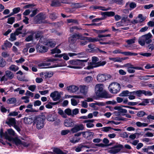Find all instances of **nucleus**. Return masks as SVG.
Returning a JSON list of instances; mask_svg holds the SVG:
<instances>
[{
    "instance_id": "4468645a",
    "label": "nucleus",
    "mask_w": 154,
    "mask_h": 154,
    "mask_svg": "<svg viewBox=\"0 0 154 154\" xmlns=\"http://www.w3.org/2000/svg\"><path fill=\"white\" fill-rule=\"evenodd\" d=\"M115 109L118 110V112L117 113V115L118 116H125V113L127 112L126 109H122L121 107H115Z\"/></svg>"
},
{
    "instance_id": "3c124183",
    "label": "nucleus",
    "mask_w": 154,
    "mask_h": 154,
    "mask_svg": "<svg viewBox=\"0 0 154 154\" xmlns=\"http://www.w3.org/2000/svg\"><path fill=\"white\" fill-rule=\"evenodd\" d=\"M16 35L14 33H12L11 34L9 40L11 41H13L16 39Z\"/></svg>"
},
{
    "instance_id": "1a4fd4ad",
    "label": "nucleus",
    "mask_w": 154,
    "mask_h": 154,
    "mask_svg": "<svg viewBox=\"0 0 154 154\" xmlns=\"http://www.w3.org/2000/svg\"><path fill=\"white\" fill-rule=\"evenodd\" d=\"M84 126L82 124L77 125L72 128L70 130L72 133H75L80 131H82L84 129Z\"/></svg>"
},
{
    "instance_id": "69168bd1",
    "label": "nucleus",
    "mask_w": 154,
    "mask_h": 154,
    "mask_svg": "<svg viewBox=\"0 0 154 154\" xmlns=\"http://www.w3.org/2000/svg\"><path fill=\"white\" fill-rule=\"evenodd\" d=\"M70 132L69 130H63L61 131V134L62 135H65L67 134Z\"/></svg>"
},
{
    "instance_id": "72a5a7b5",
    "label": "nucleus",
    "mask_w": 154,
    "mask_h": 154,
    "mask_svg": "<svg viewBox=\"0 0 154 154\" xmlns=\"http://www.w3.org/2000/svg\"><path fill=\"white\" fill-rule=\"evenodd\" d=\"M136 125L138 127H143L147 126L148 124L145 123H141L140 122H137L136 123Z\"/></svg>"
},
{
    "instance_id": "e2e57ef3",
    "label": "nucleus",
    "mask_w": 154,
    "mask_h": 154,
    "mask_svg": "<svg viewBox=\"0 0 154 154\" xmlns=\"http://www.w3.org/2000/svg\"><path fill=\"white\" fill-rule=\"evenodd\" d=\"M57 16L56 15V14L53 13L51 14L49 16L50 18L52 20H54L56 18Z\"/></svg>"
},
{
    "instance_id": "cd10ccee",
    "label": "nucleus",
    "mask_w": 154,
    "mask_h": 154,
    "mask_svg": "<svg viewBox=\"0 0 154 154\" xmlns=\"http://www.w3.org/2000/svg\"><path fill=\"white\" fill-rule=\"evenodd\" d=\"M36 19H37L36 20L37 23H39L42 20L45 19V18L42 14H39L37 15Z\"/></svg>"
},
{
    "instance_id": "f03ea898",
    "label": "nucleus",
    "mask_w": 154,
    "mask_h": 154,
    "mask_svg": "<svg viewBox=\"0 0 154 154\" xmlns=\"http://www.w3.org/2000/svg\"><path fill=\"white\" fill-rule=\"evenodd\" d=\"M152 35L150 33L143 35L139 38L138 43L142 46H144L145 44H149L152 42Z\"/></svg>"
},
{
    "instance_id": "f3484780",
    "label": "nucleus",
    "mask_w": 154,
    "mask_h": 154,
    "mask_svg": "<svg viewBox=\"0 0 154 154\" xmlns=\"http://www.w3.org/2000/svg\"><path fill=\"white\" fill-rule=\"evenodd\" d=\"M6 123L9 126H14L16 124V120L15 118H11L7 119Z\"/></svg>"
},
{
    "instance_id": "c9c22d12",
    "label": "nucleus",
    "mask_w": 154,
    "mask_h": 154,
    "mask_svg": "<svg viewBox=\"0 0 154 154\" xmlns=\"http://www.w3.org/2000/svg\"><path fill=\"white\" fill-rule=\"evenodd\" d=\"M16 102V99L14 97L10 98L8 99L7 101V103L9 104H14Z\"/></svg>"
},
{
    "instance_id": "6ab92c4d",
    "label": "nucleus",
    "mask_w": 154,
    "mask_h": 154,
    "mask_svg": "<svg viewBox=\"0 0 154 154\" xmlns=\"http://www.w3.org/2000/svg\"><path fill=\"white\" fill-rule=\"evenodd\" d=\"M79 88L80 92L83 94L84 95H85L88 91V86L86 85H81L79 86Z\"/></svg>"
},
{
    "instance_id": "0eeeda50",
    "label": "nucleus",
    "mask_w": 154,
    "mask_h": 154,
    "mask_svg": "<svg viewBox=\"0 0 154 154\" xmlns=\"http://www.w3.org/2000/svg\"><path fill=\"white\" fill-rule=\"evenodd\" d=\"M78 39L84 40H87L89 42H94L102 40V39H99L97 38H92L91 37L83 36L81 34H77Z\"/></svg>"
},
{
    "instance_id": "9d476101",
    "label": "nucleus",
    "mask_w": 154,
    "mask_h": 154,
    "mask_svg": "<svg viewBox=\"0 0 154 154\" xmlns=\"http://www.w3.org/2000/svg\"><path fill=\"white\" fill-rule=\"evenodd\" d=\"M111 78L110 75H106L104 74H98L97 76V80L100 82H102L105 81L108 79Z\"/></svg>"
},
{
    "instance_id": "052dcab7",
    "label": "nucleus",
    "mask_w": 154,
    "mask_h": 154,
    "mask_svg": "<svg viewBox=\"0 0 154 154\" xmlns=\"http://www.w3.org/2000/svg\"><path fill=\"white\" fill-rule=\"evenodd\" d=\"M139 54L140 55H142L143 56L146 57H149L151 55V54L149 53H139Z\"/></svg>"
},
{
    "instance_id": "b1692460",
    "label": "nucleus",
    "mask_w": 154,
    "mask_h": 154,
    "mask_svg": "<svg viewBox=\"0 0 154 154\" xmlns=\"http://www.w3.org/2000/svg\"><path fill=\"white\" fill-rule=\"evenodd\" d=\"M77 39V34L75 33L69 38V41L71 43L73 44L75 43Z\"/></svg>"
},
{
    "instance_id": "aec40b11",
    "label": "nucleus",
    "mask_w": 154,
    "mask_h": 154,
    "mask_svg": "<svg viewBox=\"0 0 154 154\" xmlns=\"http://www.w3.org/2000/svg\"><path fill=\"white\" fill-rule=\"evenodd\" d=\"M136 6L137 5L135 2H128L126 4L125 7L131 10L135 8Z\"/></svg>"
},
{
    "instance_id": "8fccbe9b",
    "label": "nucleus",
    "mask_w": 154,
    "mask_h": 154,
    "mask_svg": "<svg viewBox=\"0 0 154 154\" xmlns=\"http://www.w3.org/2000/svg\"><path fill=\"white\" fill-rule=\"evenodd\" d=\"M53 75V72H47L45 76L46 78H50Z\"/></svg>"
},
{
    "instance_id": "ddd939ff",
    "label": "nucleus",
    "mask_w": 154,
    "mask_h": 154,
    "mask_svg": "<svg viewBox=\"0 0 154 154\" xmlns=\"http://www.w3.org/2000/svg\"><path fill=\"white\" fill-rule=\"evenodd\" d=\"M36 48L37 51L40 53L45 52L48 50L47 48L42 45H41L38 44L36 45Z\"/></svg>"
},
{
    "instance_id": "c03bdc74",
    "label": "nucleus",
    "mask_w": 154,
    "mask_h": 154,
    "mask_svg": "<svg viewBox=\"0 0 154 154\" xmlns=\"http://www.w3.org/2000/svg\"><path fill=\"white\" fill-rule=\"evenodd\" d=\"M84 148H88V147L87 146L80 145L79 146L75 149V150L77 152H79L81 151L82 149Z\"/></svg>"
},
{
    "instance_id": "412c9836",
    "label": "nucleus",
    "mask_w": 154,
    "mask_h": 154,
    "mask_svg": "<svg viewBox=\"0 0 154 154\" xmlns=\"http://www.w3.org/2000/svg\"><path fill=\"white\" fill-rule=\"evenodd\" d=\"M46 119L49 122H54L56 119L57 116L54 114L50 113L47 116Z\"/></svg>"
},
{
    "instance_id": "49530a36",
    "label": "nucleus",
    "mask_w": 154,
    "mask_h": 154,
    "mask_svg": "<svg viewBox=\"0 0 154 154\" xmlns=\"http://www.w3.org/2000/svg\"><path fill=\"white\" fill-rule=\"evenodd\" d=\"M61 52V51L57 48H54L51 50V53L54 54L55 53L59 54Z\"/></svg>"
},
{
    "instance_id": "39448f33",
    "label": "nucleus",
    "mask_w": 154,
    "mask_h": 154,
    "mask_svg": "<svg viewBox=\"0 0 154 154\" xmlns=\"http://www.w3.org/2000/svg\"><path fill=\"white\" fill-rule=\"evenodd\" d=\"M121 88L120 85L117 82L112 83L109 86V91L112 94L117 93L120 91Z\"/></svg>"
},
{
    "instance_id": "de8ad7c7",
    "label": "nucleus",
    "mask_w": 154,
    "mask_h": 154,
    "mask_svg": "<svg viewBox=\"0 0 154 154\" xmlns=\"http://www.w3.org/2000/svg\"><path fill=\"white\" fill-rule=\"evenodd\" d=\"M80 140V138H79L74 137L72 140H70V142L72 143H75L78 142Z\"/></svg>"
},
{
    "instance_id": "5fc2aeb1",
    "label": "nucleus",
    "mask_w": 154,
    "mask_h": 154,
    "mask_svg": "<svg viewBox=\"0 0 154 154\" xmlns=\"http://www.w3.org/2000/svg\"><path fill=\"white\" fill-rule=\"evenodd\" d=\"M64 112L68 116H72L71 110L69 109H66L65 111Z\"/></svg>"
},
{
    "instance_id": "7ed1b4c3",
    "label": "nucleus",
    "mask_w": 154,
    "mask_h": 154,
    "mask_svg": "<svg viewBox=\"0 0 154 154\" xmlns=\"http://www.w3.org/2000/svg\"><path fill=\"white\" fill-rule=\"evenodd\" d=\"M96 95L100 97L108 98L107 92L103 90V86L102 84H97L95 86Z\"/></svg>"
},
{
    "instance_id": "dca6fc26",
    "label": "nucleus",
    "mask_w": 154,
    "mask_h": 154,
    "mask_svg": "<svg viewBox=\"0 0 154 154\" xmlns=\"http://www.w3.org/2000/svg\"><path fill=\"white\" fill-rule=\"evenodd\" d=\"M95 120L94 119H88L85 120L83 121V123H86V127L88 128H91L93 127L94 125L93 123L94 122Z\"/></svg>"
},
{
    "instance_id": "423d86ee",
    "label": "nucleus",
    "mask_w": 154,
    "mask_h": 154,
    "mask_svg": "<svg viewBox=\"0 0 154 154\" xmlns=\"http://www.w3.org/2000/svg\"><path fill=\"white\" fill-rule=\"evenodd\" d=\"M44 119L40 116L35 117L34 121V124H36V127L38 129H40L44 127Z\"/></svg>"
},
{
    "instance_id": "37998d69",
    "label": "nucleus",
    "mask_w": 154,
    "mask_h": 154,
    "mask_svg": "<svg viewBox=\"0 0 154 154\" xmlns=\"http://www.w3.org/2000/svg\"><path fill=\"white\" fill-rule=\"evenodd\" d=\"M130 92L128 91H123L122 93L119 94V96L122 97L127 96H129Z\"/></svg>"
},
{
    "instance_id": "58836bf2",
    "label": "nucleus",
    "mask_w": 154,
    "mask_h": 154,
    "mask_svg": "<svg viewBox=\"0 0 154 154\" xmlns=\"http://www.w3.org/2000/svg\"><path fill=\"white\" fill-rule=\"evenodd\" d=\"M6 62L5 60L0 57V67H4L6 65Z\"/></svg>"
},
{
    "instance_id": "5701e85b",
    "label": "nucleus",
    "mask_w": 154,
    "mask_h": 154,
    "mask_svg": "<svg viewBox=\"0 0 154 154\" xmlns=\"http://www.w3.org/2000/svg\"><path fill=\"white\" fill-rule=\"evenodd\" d=\"M90 8L93 9L94 10L97 9H99L100 10H102L103 11H107L109 10L110 8H105L104 7L102 6H91L90 7Z\"/></svg>"
},
{
    "instance_id": "f704fd0d",
    "label": "nucleus",
    "mask_w": 154,
    "mask_h": 154,
    "mask_svg": "<svg viewBox=\"0 0 154 154\" xmlns=\"http://www.w3.org/2000/svg\"><path fill=\"white\" fill-rule=\"evenodd\" d=\"M60 3L59 1L57 0L53 1L51 4V6L54 7H57L60 6Z\"/></svg>"
},
{
    "instance_id": "9b49d317",
    "label": "nucleus",
    "mask_w": 154,
    "mask_h": 154,
    "mask_svg": "<svg viewBox=\"0 0 154 154\" xmlns=\"http://www.w3.org/2000/svg\"><path fill=\"white\" fill-rule=\"evenodd\" d=\"M99 60L98 58L95 57H92V62L90 63V65L88 66L87 68L88 69L93 68L94 67H96V66L97 64V61Z\"/></svg>"
},
{
    "instance_id": "a19ab883",
    "label": "nucleus",
    "mask_w": 154,
    "mask_h": 154,
    "mask_svg": "<svg viewBox=\"0 0 154 154\" xmlns=\"http://www.w3.org/2000/svg\"><path fill=\"white\" fill-rule=\"evenodd\" d=\"M109 59L111 61L113 62H120V57H109Z\"/></svg>"
},
{
    "instance_id": "774afa93",
    "label": "nucleus",
    "mask_w": 154,
    "mask_h": 154,
    "mask_svg": "<svg viewBox=\"0 0 154 154\" xmlns=\"http://www.w3.org/2000/svg\"><path fill=\"white\" fill-rule=\"evenodd\" d=\"M36 88L35 85H31L28 87V89L32 92L34 91Z\"/></svg>"
},
{
    "instance_id": "f257e3e1",
    "label": "nucleus",
    "mask_w": 154,
    "mask_h": 154,
    "mask_svg": "<svg viewBox=\"0 0 154 154\" xmlns=\"http://www.w3.org/2000/svg\"><path fill=\"white\" fill-rule=\"evenodd\" d=\"M14 135L15 132L11 128L8 129V132H6L4 134L5 138L9 141V142L7 143L9 146H11L14 144H15L18 147H27L30 146L31 144L29 142L22 141L17 137L13 138L12 136Z\"/></svg>"
},
{
    "instance_id": "20e7f679",
    "label": "nucleus",
    "mask_w": 154,
    "mask_h": 154,
    "mask_svg": "<svg viewBox=\"0 0 154 154\" xmlns=\"http://www.w3.org/2000/svg\"><path fill=\"white\" fill-rule=\"evenodd\" d=\"M87 60H72L69 61L70 63L72 65H77L78 66H69V67L75 69L81 68L83 66H84L83 63L85 62H87Z\"/></svg>"
},
{
    "instance_id": "2f4dec72",
    "label": "nucleus",
    "mask_w": 154,
    "mask_h": 154,
    "mask_svg": "<svg viewBox=\"0 0 154 154\" xmlns=\"http://www.w3.org/2000/svg\"><path fill=\"white\" fill-rule=\"evenodd\" d=\"M47 45L48 46L53 48L55 46L56 43L55 42L53 41L51 39L48 41Z\"/></svg>"
},
{
    "instance_id": "a18cd8bd",
    "label": "nucleus",
    "mask_w": 154,
    "mask_h": 154,
    "mask_svg": "<svg viewBox=\"0 0 154 154\" xmlns=\"http://www.w3.org/2000/svg\"><path fill=\"white\" fill-rule=\"evenodd\" d=\"M93 78L91 76H88L85 77L84 79L85 82L87 83L90 82L93 80Z\"/></svg>"
},
{
    "instance_id": "09e8293b",
    "label": "nucleus",
    "mask_w": 154,
    "mask_h": 154,
    "mask_svg": "<svg viewBox=\"0 0 154 154\" xmlns=\"http://www.w3.org/2000/svg\"><path fill=\"white\" fill-rule=\"evenodd\" d=\"M67 21L68 23H73L76 24H78V22L77 20L74 19H69L67 20Z\"/></svg>"
},
{
    "instance_id": "864d4df0",
    "label": "nucleus",
    "mask_w": 154,
    "mask_h": 154,
    "mask_svg": "<svg viewBox=\"0 0 154 154\" xmlns=\"http://www.w3.org/2000/svg\"><path fill=\"white\" fill-rule=\"evenodd\" d=\"M133 65H132L130 63H127V64H125L123 66H120V67H122V68L123 67H127V69H128L131 68V67Z\"/></svg>"
},
{
    "instance_id": "c756f323",
    "label": "nucleus",
    "mask_w": 154,
    "mask_h": 154,
    "mask_svg": "<svg viewBox=\"0 0 154 154\" xmlns=\"http://www.w3.org/2000/svg\"><path fill=\"white\" fill-rule=\"evenodd\" d=\"M53 152L56 154H66L64 153L60 149L57 147H54L52 148Z\"/></svg>"
},
{
    "instance_id": "4be33fe9",
    "label": "nucleus",
    "mask_w": 154,
    "mask_h": 154,
    "mask_svg": "<svg viewBox=\"0 0 154 154\" xmlns=\"http://www.w3.org/2000/svg\"><path fill=\"white\" fill-rule=\"evenodd\" d=\"M68 91L70 92H75L78 91L79 88L75 85H71L67 87Z\"/></svg>"
},
{
    "instance_id": "ea45409f",
    "label": "nucleus",
    "mask_w": 154,
    "mask_h": 154,
    "mask_svg": "<svg viewBox=\"0 0 154 154\" xmlns=\"http://www.w3.org/2000/svg\"><path fill=\"white\" fill-rule=\"evenodd\" d=\"M50 65V63H40L38 64L39 67H43V68H47V66H48Z\"/></svg>"
},
{
    "instance_id": "7c9ffc66",
    "label": "nucleus",
    "mask_w": 154,
    "mask_h": 154,
    "mask_svg": "<svg viewBox=\"0 0 154 154\" xmlns=\"http://www.w3.org/2000/svg\"><path fill=\"white\" fill-rule=\"evenodd\" d=\"M154 149V145L149 146L147 148H144L142 149L143 151L145 152H149V154H153V153L151 151H149L150 149Z\"/></svg>"
},
{
    "instance_id": "79ce46f5",
    "label": "nucleus",
    "mask_w": 154,
    "mask_h": 154,
    "mask_svg": "<svg viewBox=\"0 0 154 154\" xmlns=\"http://www.w3.org/2000/svg\"><path fill=\"white\" fill-rule=\"evenodd\" d=\"M57 103L56 102H50L45 105V107L48 109H51L52 108V105H56Z\"/></svg>"
},
{
    "instance_id": "4d7b16f0",
    "label": "nucleus",
    "mask_w": 154,
    "mask_h": 154,
    "mask_svg": "<svg viewBox=\"0 0 154 154\" xmlns=\"http://www.w3.org/2000/svg\"><path fill=\"white\" fill-rule=\"evenodd\" d=\"M143 94L146 96H151L152 95V93L150 91L143 90Z\"/></svg>"
},
{
    "instance_id": "a211bd4d",
    "label": "nucleus",
    "mask_w": 154,
    "mask_h": 154,
    "mask_svg": "<svg viewBox=\"0 0 154 154\" xmlns=\"http://www.w3.org/2000/svg\"><path fill=\"white\" fill-rule=\"evenodd\" d=\"M131 67V68L127 69L128 72L129 73H134L135 72V71L134 69L138 70H143V68L140 67L135 66L134 65L132 66Z\"/></svg>"
},
{
    "instance_id": "13d9d810",
    "label": "nucleus",
    "mask_w": 154,
    "mask_h": 154,
    "mask_svg": "<svg viewBox=\"0 0 154 154\" xmlns=\"http://www.w3.org/2000/svg\"><path fill=\"white\" fill-rule=\"evenodd\" d=\"M14 18L13 17H10L8 19L7 23L11 24H12L14 22Z\"/></svg>"
},
{
    "instance_id": "2eb2a0df",
    "label": "nucleus",
    "mask_w": 154,
    "mask_h": 154,
    "mask_svg": "<svg viewBox=\"0 0 154 154\" xmlns=\"http://www.w3.org/2000/svg\"><path fill=\"white\" fill-rule=\"evenodd\" d=\"M83 136L85 138L88 140L94 136V133L92 132L88 131H83L82 132Z\"/></svg>"
},
{
    "instance_id": "6e6552de",
    "label": "nucleus",
    "mask_w": 154,
    "mask_h": 154,
    "mask_svg": "<svg viewBox=\"0 0 154 154\" xmlns=\"http://www.w3.org/2000/svg\"><path fill=\"white\" fill-rule=\"evenodd\" d=\"M123 148V146L121 144H116L112 147L109 150L111 153H117L120 151Z\"/></svg>"
},
{
    "instance_id": "473e14b6",
    "label": "nucleus",
    "mask_w": 154,
    "mask_h": 154,
    "mask_svg": "<svg viewBox=\"0 0 154 154\" xmlns=\"http://www.w3.org/2000/svg\"><path fill=\"white\" fill-rule=\"evenodd\" d=\"M9 69L10 70L15 72L18 70L19 68L18 66L14 65H12L9 67Z\"/></svg>"
},
{
    "instance_id": "c85d7f7f",
    "label": "nucleus",
    "mask_w": 154,
    "mask_h": 154,
    "mask_svg": "<svg viewBox=\"0 0 154 154\" xmlns=\"http://www.w3.org/2000/svg\"><path fill=\"white\" fill-rule=\"evenodd\" d=\"M29 33L30 35L26 37L25 39V40L27 42L32 41L33 39V37L35 34V32L33 31H31Z\"/></svg>"
},
{
    "instance_id": "e433bc0d",
    "label": "nucleus",
    "mask_w": 154,
    "mask_h": 154,
    "mask_svg": "<svg viewBox=\"0 0 154 154\" xmlns=\"http://www.w3.org/2000/svg\"><path fill=\"white\" fill-rule=\"evenodd\" d=\"M58 113L64 118H66L67 117L66 115L65 112L60 109H58Z\"/></svg>"
},
{
    "instance_id": "680f3d73",
    "label": "nucleus",
    "mask_w": 154,
    "mask_h": 154,
    "mask_svg": "<svg viewBox=\"0 0 154 154\" xmlns=\"http://www.w3.org/2000/svg\"><path fill=\"white\" fill-rule=\"evenodd\" d=\"M146 115L145 112L143 111H140L137 113V116L138 117H142L144 115Z\"/></svg>"
},
{
    "instance_id": "6e6d98bb",
    "label": "nucleus",
    "mask_w": 154,
    "mask_h": 154,
    "mask_svg": "<svg viewBox=\"0 0 154 154\" xmlns=\"http://www.w3.org/2000/svg\"><path fill=\"white\" fill-rule=\"evenodd\" d=\"M106 61H100L99 62H97V66H97V67L101 66H103L104 65H105L106 63Z\"/></svg>"
},
{
    "instance_id": "bf43d9fd",
    "label": "nucleus",
    "mask_w": 154,
    "mask_h": 154,
    "mask_svg": "<svg viewBox=\"0 0 154 154\" xmlns=\"http://www.w3.org/2000/svg\"><path fill=\"white\" fill-rule=\"evenodd\" d=\"M143 94V90H139L136 91V95L138 97H140Z\"/></svg>"
},
{
    "instance_id": "bb28decb",
    "label": "nucleus",
    "mask_w": 154,
    "mask_h": 154,
    "mask_svg": "<svg viewBox=\"0 0 154 154\" xmlns=\"http://www.w3.org/2000/svg\"><path fill=\"white\" fill-rule=\"evenodd\" d=\"M64 125L66 127H70L72 126V122L70 119H66L64 120Z\"/></svg>"
},
{
    "instance_id": "4c0bfd02",
    "label": "nucleus",
    "mask_w": 154,
    "mask_h": 154,
    "mask_svg": "<svg viewBox=\"0 0 154 154\" xmlns=\"http://www.w3.org/2000/svg\"><path fill=\"white\" fill-rule=\"evenodd\" d=\"M121 54L126 56H136L137 54V53H133L129 51L122 52Z\"/></svg>"
},
{
    "instance_id": "0e129e2a",
    "label": "nucleus",
    "mask_w": 154,
    "mask_h": 154,
    "mask_svg": "<svg viewBox=\"0 0 154 154\" xmlns=\"http://www.w3.org/2000/svg\"><path fill=\"white\" fill-rule=\"evenodd\" d=\"M18 113L17 112L13 111L12 112L9 113L8 116H15L18 115Z\"/></svg>"
},
{
    "instance_id": "a878e982",
    "label": "nucleus",
    "mask_w": 154,
    "mask_h": 154,
    "mask_svg": "<svg viewBox=\"0 0 154 154\" xmlns=\"http://www.w3.org/2000/svg\"><path fill=\"white\" fill-rule=\"evenodd\" d=\"M5 74L6 77L9 79H12L14 76V75L13 73L9 70L5 71Z\"/></svg>"
},
{
    "instance_id": "338daca9",
    "label": "nucleus",
    "mask_w": 154,
    "mask_h": 154,
    "mask_svg": "<svg viewBox=\"0 0 154 154\" xmlns=\"http://www.w3.org/2000/svg\"><path fill=\"white\" fill-rule=\"evenodd\" d=\"M4 45L6 47L8 48L11 47L12 45V44L11 43L8 41H6Z\"/></svg>"
},
{
    "instance_id": "393cba45",
    "label": "nucleus",
    "mask_w": 154,
    "mask_h": 154,
    "mask_svg": "<svg viewBox=\"0 0 154 154\" xmlns=\"http://www.w3.org/2000/svg\"><path fill=\"white\" fill-rule=\"evenodd\" d=\"M101 14L104 17H107L113 16L115 15V13L113 11H106L101 12Z\"/></svg>"
},
{
    "instance_id": "603ef678",
    "label": "nucleus",
    "mask_w": 154,
    "mask_h": 154,
    "mask_svg": "<svg viewBox=\"0 0 154 154\" xmlns=\"http://www.w3.org/2000/svg\"><path fill=\"white\" fill-rule=\"evenodd\" d=\"M135 38H133L131 39H128L126 41V42L129 45L131 44L134 43H135Z\"/></svg>"
},
{
    "instance_id": "f8f14e48",
    "label": "nucleus",
    "mask_w": 154,
    "mask_h": 154,
    "mask_svg": "<svg viewBox=\"0 0 154 154\" xmlns=\"http://www.w3.org/2000/svg\"><path fill=\"white\" fill-rule=\"evenodd\" d=\"M50 96L54 101L59 100L61 98L60 93L57 91H55L51 93L50 95Z\"/></svg>"
}]
</instances>
